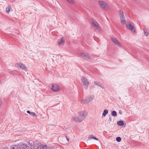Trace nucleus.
<instances>
[{"label": "nucleus", "instance_id": "obj_1", "mask_svg": "<svg viewBox=\"0 0 149 149\" xmlns=\"http://www.w3.org/2000/svg\"><path fill=\"white\" fill-rule=\"evenodd\" d=\"M87 114V113L86 111H81L79 113L78 117L72 116V118L74 121L80 123L85 118Z\"/></svg>", "mask_w": 149, "mask_h": 149}, {"label": "nucleus", "instance_id": "obj_2", "mask_svg": "<svg viewBox=\"0 0 149 149\" xmlns=\"http://www.w3.org/2000/svg\"><path fill=\"white\" fill-rule=\"evenodd\" d=\"M28 144L29 145V146H28L26 144L22 143L19 146L20 148H22V149H33V146L30 144V142H29Z\"/></svg>", "mask_w": 149, "mask_h": 149}, {"label": "nucleus", "instance_id": "obj_3", "mask_svg": "<svg viewBox=\"0 0 149 149\" xmlns=\"http://www.w3.org/2000/svg\"><path fill=\"white\" fill-rule=\"evenodd\" d=\"M81 81L83 84L85 88L86 89H87L89 84V82L88 81V80L83 76L82 77Z\"/></svg>", "mask_w": 149, "mask_h": 149}, {"label": "nucleus", "instance_id": "obj_4", "mask_svg": "<svg viewBox=\"0 0 149 149\" xmlns=\"http://www.w3.org/2000/svg\"><path fill=\"white\" fill-rule=\"evenodd\" d=\"M98 4L104 9H107L108 7L107 4L102 1H100L98 2Z\"/></svg>", "mask_w": 149, "mask_h": 149}, {"label": "nucleus", "instance_id": "obj_5", "mask_svg": "<svg viewBox=\"0 0 149 149\" xmlns=\"http://www.w3.org/2000/svg\"><path fill=\"white\" fill-rule=\"evenodd\" d=\"M80 55L84 59L86 60L90 59L91 58V56L89 54L86 53H81Z\"/></svg>", "mask_w": 149, "mask_h": 149}, {"label": "nucleus", "instance_id": "obj_6", "mask_svg": "<svg viewBox=\"0 0 149 149\" xmlns=\"http://www.w3.org/2000/svg\"><path fill=\"white\" fill-rule=\"evenodd\" d=\"M111 39L112 41L115 44V45H117L118 47H120L121 45L120 44L118 40L115 38L114 37H112L111 38Z\"/></svg>", "mask_w": 149, "mask_h": 149}, {"label": "nucleus", "instance_id": "obj_7", "mask_svg": "<svg viewBox=\"0 0 149 149\" xmlns=\"http://www.w3.org/2000/svg\"><path fill=\"white\" fill-rule=\"evenodd\" d=\"M52 89L53 91L54 92L58 91L59 90V86L55 84L52 85Z\"/></svg>", "mask_w": 149, "mask_h": 149}, {"label": "nucleus", "instance_id": "obj_8", "mask_svg": "<svg viewBox=\"0 0 149 149\" xmlns=\"http://www.w3.org/2000/svg\"><path fill=\"white\" fill-rule=\"evenodd\" d=\"M16 64L18 65H19L20 68L23 70L26 71H27V68L25 65L22 63H18Z\"/></svg>", "mask_w": 149, "mask_h": 149}, {"label": "nucleus", "instance_id": "obj_9", "mask_svg": "<svg viewBox=\"0 0 149 149\" xmlns=\"http://www.w3.org/2000/svg\"><path fill=\"white\" fill-rule=\"evenodd\" d=\"M127 26L133 32L135 33L136 32V31L135 29H134V26L131 24H126Z\"/></svg>", "mask_w": 149, "mask_h": 149}, {"label": "nucleus", "instance_id": "obj_10", "mask_svg": "<svg viewBox=\"0 0 149 149\" xmlns=\"http://www.w3.org/2000/svg\"><path fill=\"white\" fill-rule=\"evenodd\" d=\"M47 147L46 145L41 144L40 145L38 146L37 147V149H47Z\"/></svg>", "mask_w": 149, "mask_h": 149}, {"label": "nucleus", "instance_id": "obj_11", "mask_svg": "<svg viewBox=\"0 0 149 149\" xmlns=\"http://www.w3.org/2000/svg\"><path fill=\"white\" fill-rule=\"evenodd\" d=\"M93 99V98L91 97H88L85 100L86 102L87 103L91 101Z\"/></svg>", "mask_w": 149, "mask_h": 149}, {"label": "nucleus", "instance_id": "obj_12", "mask_svg": "<svg viewBox=\"0 0 149 149\" xmlns=\"http://www.w3.org/2000/svg\"><path fill=\"white\" fill-rule=\"evenodd\" d=\"M118 13H119L120 18H121L122 19H123V18H124L125 16L124 15L123 12V11L122 10H118Z\"/></svg>", "mask_w": 149, "mask_h": 149}, {"label": "nucleus", "instance_id": "obj_13", "mask_svg": "<svg viewBox=\"0 0 149 149\" xmlns=\"http://www.w3.org/2000/svg\"><path fill=\"white\" fill-rule=\"evenodd\" d=\"M117 123L118 125L120 126H123L124 125V121L123 120L119 121Z\"/></svg>", "mask_w": 149, "mask_h": 149}, {"label": "nucleus", "instance_id": "obj_14", "mask_svg": "<svg viewBox=\"0 0 149 149\" xmlns=\"http://www.w3.org/2000/svg\"><path fill=\"white\" fill-rule=\"evenodd\" d=\"M26 112L30 114L33 117H35L36 116V113L34 112H31L29 110L27 111Z\"/></svg>", "mask_w": 149, "mask_h": 149}, {"label": "nucleus", "instance_id": "obj_15", "mask_svg": "<svg viewBox=\"0 0 149 149\" xmlns=\"http://www.w3.org/2000/svg\"><path fill=\"white\" fill-rule=\"evenodd\" d=\"M65 42L64 40L63 37L62 38V39L60 40L58 42V44L60 45L61 44L63 43H64Z\"/></svg>", "mask_w": 149, "mask_h": 149}, {"label": "nucleus", "instance_id": "obj_16", "mask_svg": "<svg viewBox=\"0 0 149 149\" xmlns=\"http://www.w3.org/2000/svg\"><path fill=\"white\" fill-rule=\"evenodd\" d=\"M93 139L96 140H98V139L96 138V137H95L93 135H90L88 137V139Z\"/></svg>", "mask_w": 149, "mask_h": 149}, {"label": "nucleus", "instance_id": "obj_17", "mask_svg": "<svg viewBox=\"0 0 149 149\" xmlns=\"http://www.w3.org/2000/svg\"><path fill=\"white\" fill-rule=\"evenodd\" d=\"M121 22L122 24L124 25L126 23V21H125V17H124V18H123V19H122L121 18H120Z\"/></svg>", "mask_w": 149, "mask_h": 149}, {"label": "nucleus", "instance_id": "obj_18", "mask_svg": "<svg viewBox=\"0 0 149 149\" xmlns=\"http://www.w3.org/2000/svg\"><path fill=\"white\" fill-rule=\"evenodd\" d=\"M94 84L96 85L99 86L102 88H103V87L102 86V84L101 83H99V82H97L95 81H94Z\"/></svg>", "mask_w": 149, "mask_h": 149}, {"label": "nucleus", "instance_id": "obj_19", "mask_svg": "<svg viewBox=\"0 0 149 149\" xmlns=\"http://www.w3.org/2000/svg\"><path fill=\"white\" fill-rule=\"evenodd\" d=\"M108 111L107 109H106L104 110L103 113H102V115L105 117L106 116V115L108 113Z\"/></svg>", "mask_w": 149, "mask_h": 149}, {"label": "nucleus", "instance_id": "obj_20", "mask_svg": "<svg viewBox=\"0 0 149 149\" xmlns=\"http://www.w3.org/2000/svg\"><path fill=\"white\" fill-rule=\"evenodd\" d=\"M12 9L11 6L10 5L8 6L7 8H6V11L7 13H9L10 9Z\"/></svg>", "mask_w": 149, "mask_h": 149}, {"label": "nucleus", "instance_id": "obj_21", "mask_svg": "<svg viewBox=\"0 0 149 149\" xmlns=\"http://www.w3.org/2000/svg\"><path fill=\"white\" fill-rule=\"evenodd\" d=\"M92 25L93 26H94L97 28H98V29H99V27L98 26V25L96 24V22H92Z\"/></svg>", "mask_w": 149, "mask_h": 149}, {"label": "nucleus", "instance_id": "obj_22", "mask_svg": "<svg viewBox=\"0 0 149 149\" xmlns=\"http://www.w3.org/2000/svg\"><path fill=\"white\" fill-rule=\"evenodd\" d=\"M10 148L11 149H18V147L17 145H14L11 146Z\"/></svg>", "mask_w": 149, "mask_h": 149}, {"label": "nucleus", "instance_id": "obj_23", "mask_svg": "<svg viewBox=\"0 0 149 149\" xmlns=\"http://www.w3.org/2000/svg\"><path fill=\"white\" fill-rule=\"evenodd\" d=\"M111 115L113 116H117V112L115 111H113L111 112Z\"/></svg>", "mask_w": 149, "mask_h": 149}, {"label": "nucleus", "instance_id": "obj_24", "mask_svg": "<svg viewBox=\"0 0 149 149\" xmlns=\"http://www.w3.org/2000/svg\"><path fill=\"white\" fill-rule=\"evenodd\" d=\"M116 140L117 141L119 142L121 141V139L120 137L118 136L116 138Z\"/></svg>", "mask_w": 149, "mask_h": 149}, {"label": "nucleus", "instance_id": "obj_25", "mask_svg": "<svg viewBox=\"0 0 149 149\" xmlns=\"http://www.w3.org/2000/svg\"><path fill=\"white\" fill-rule=\"evenodd\" d=\"M144 32L145 35L146 36H147L148 35V31L147 30L145 29L144 30Z\"/></svg>", "mask_w": 149, "mask_h": 149}, {"label": "nucleus", "instance_id": "obj_26", "mask_svg": "<svg viewBox=\"0 0 149 149\" xmlns=\"http://www.w3.org/2000/svg\"><path fill=\"white\" fill-rule=\"evenodd\" d=\"M67 1L70 3H74V0H67Z\"/></svg>", "mask_w": 149, "mask_h": 149}, {"label": "nucleus", "instance_id": "obj_27", "mask_svg": "<svg viewBox=\"0 0 149 149\" xmlns=\"http://www.w3.org/2000/svg\"><path fill=\"white\" fill-rule=\"evenodd\" d=\"M66 138L67 139V140L68 141L69 140V138L68 136H65Z\"/></svg>", "mask_w": 149, "mask_h": 149}, {"label": "nucleus", "instance_id": "obj_28", "mask_svg": "<svg viewBox=\"0 0 149 149\" xmlns=\"http://www.w3.org/2000/svg\"><path fill=\"white\" fill-rule=\"evenodd\" d=\"M109 120H110V122L112 121V118H111V116H109Z\"/></svg>", "mask_w": 149, "mask_h": 149}, {"label": "nucleus", "instance_id": "obj_29", "mask_svg": "<svg viewBox=\"0 0 149 149\" xmlns=\"http://www.w3.org/2000/svg\"><path fill=\"white\" fill-rule=\"evenodd\" d=\"M119 113L120 115H121L123 113L122 111L121 110H120L119 111Z\"/></svg>", "mask_w": 149, "mask_h": 149}, {"label": "nucleus", "instance_id": "obj_30", "mask_svg": "<svg viewBox=\"0 0 149 149\" xmlns=\"http://www.w3.org/2000/svg\"><path fill=\"white\" fill-rule=\"evenodd\" d=\"M93 87V88H94V86H93V87Z\"/></svg>", "mask_w": 149, "mask_h": 149}]
</instances>
